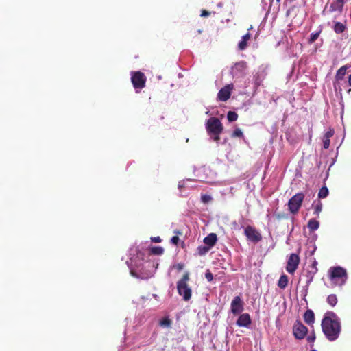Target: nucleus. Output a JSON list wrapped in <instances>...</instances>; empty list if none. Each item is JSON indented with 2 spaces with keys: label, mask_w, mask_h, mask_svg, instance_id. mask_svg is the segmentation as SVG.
<instances>
[{
  "label": "nucleus",
  "mask_w": 351,
  "mask_h": 351,
  "mask_svg": "<svg viewBox=\"0 0 351 351\" xmlns=\"http://www.w3.org/2000/svg\"><path fill=\"white\" fill-rule=\"evenodd\" d=\"M180 241V239L178 237V236H173L171 239V243H173V245H177L178 244V242Z\"/></svg>",
  "instance_id": "nucleus-35"
},
{
  "label": "nucleus",
  "mask_w": 351,
  "mask_h": 351,
  "mask_svg": "<svg viewBox=\"0 0 351 351\" xmlns=\"http://www.w3.org/2000/svg\"><path fill=\"white\" fill-rule=\"evenodd\" d=\"M147 77L141 71L131 72V82L136 93L138 90H142L145 86Z\"/></svg>",
  "instance_id": "nucleus-4"
},
{
  "label": "nucleus",
  "mask_w": 351,
  "mask_h": 351,
  "mask_svg": "<svg viewBox=\"0 0 351 351\" xmlns=\"http://www.w3.org/2000/svg\"><path fill=\"white\" fill-rule=\"evenodd\" d=\"M304 198V194L298 193L293 195L288 202L289 210L292 214H295L300 210Z\"/></svg>",
  "instance_id": "nucleus-6"
},
{
  "label": "nucleus",
  "mask_w": 351,
  "mask_h": 351,
  "mask_svg": "<svg viewBox=\"0 0 351 351\" xmlns=\"http://www.w3.org/2000/svg\"><path fill=\"white\" fill-rule=\"evenodd\" d=\"M300 262V258L297 254H291L287 261L286 270L288 273L293 274L297 270Z\"/></svg>",
  "instance_id": "nucleus-8"
},
{
  "label": "nucleus",
  "mask_w": 351,
  "mask_h": 351,
  "mask_svg": "<svg viewBox=\"0 0 351 351\" xmlns=\"http://www.w3.org/2000/svg\"><path fill=\"white\" fill-rule=\"evenodd\" d=\"M317 266V262L315 260H314L313 263L311 265V268L313 269H318Z\"/></svg>",
  "instance_id": "nucleus-40"
},
{
  "label": "nucleus",
  "mask_w": 351,
  "mask_h": 351,
  "mask_svg": "<svg viewBox=\"0 0 351 351\" xmlns=\"http://www.w3.org/2000/svg\"><path fill=\"white\" fill-rule=\"evenodd\" d=\"M312 206L314 208V213L317 215L322 211V204L320 201L314 202Z\"/></svg>",
  "instance_id": "nucleus-25"
},
{
  "label": "nucleus",
  "mask_w": 351,
  "mask_h": 351,
  "mask_svg": "<svg viewBox=\"0 0 351 351\" xmlns=\"http://www.w3.org/2000/svg\"><path fill=\"white\" fill-rule=\"evenodd\" d=\"M210 13L208 11H207L206 10H203L202 11V13H201L200 16L202 17H207V16H210Z\"/></svg>",
  "instance_id": "nucleus-38"
},
{
  "label": "nucleus",
  "mask_w": 351,
  "mask_h": 351,
  "mask_svg": "<svg viewBox=\"0 0 351 351\" xmlns=\"http://www.w3.org/2000/svg\"><path fill=\"white\" fill-rule=\"evenodd\" d=\"M289 282V279L287 275L282 274L278 282V286L282 289H284L287 287Z\"/></svg>",
  "instance_id": "nucleus-19"
},
{
  "label": "nucleus",
  "mask_w": 351,
  "mask_h": 351,
  "mask_svg": "<svg viewBox=\"0 0 351 351\" xmlns=\"http://www.w3.org/2000/svg\"><path fill=\"white\" fill-rule=\"evenodd\" d=\"M346 29V25L341 22H335L333 30L336 34L343 33Z\"/></svg>",
  "instance_id": "nucleus-20"
},
{
  "label": "nucleus",
  "mask_w": 351,
  "mask_h": 351,
  "mask_svg": "<svg viewBox=\"0 0 351 351\" xmlns=\"http://www.w3.org/2000/svg\"><path fill=\"white\" fill-rule=\"evenodd\" d=\"M318 271V269H311V270H308L307 271V274H306V276L308 278V280L306 281V284L307 285H309L313 280L314 278V276L315 275V274Z\"/></svg>",
  "instance_id": "nucleus-24"
},
{
  "label": "nucleus",
  "mask_w": 351,
  "mask_h": 351,
  "mask_svg": "<svg viewBox=\"0 0 351 351\" xmlns=\"http://www.w3.org/2000/svg\"><path fill=\"white\" fill-rule=\"evenodd\" d=\"M205 277L208 282H210L213 279L212 273L210 271H207L205 274Z\"/></svg>",
  "instance_id": "nucleus-34"
},
{
  "label": "nucleus",
  "mask_w": 351,
  "mask_h": 351,
  "mask_svg": "<svg viewBox=\"0 0 351 351\" xmlns=\"http://www.w3.org/2000/svg\"><path fill=\"white\" fill-rule=\"evenodd\" d=\"M227 119L230 122L234 121L238 119V114L234 111H229L227 114Z\"/></svg>",
  "instance_id": "nucleus-28"
},
{
  "label": "nucleus",
  "mask_w": 351,
  "mask_h": 351,
  "mask_svg": "<svg viewBox=\"0 0 351 351\" xmlns=\"http://www.w3.org/2000/svg\"><path fill=\"white\" fill-rule=\"evenodd\" d=\"M206 128L209 134H220L223 126L218 118L211 117L207 121Z\"/></svg>",
  "instance_id": "nucleus-5"
},
{
  "label": "nucleus",
  "mask_w": 351,
  "mask_h": 351,
  "mask_svg": "<svg viewBox=\"0 0 351 351\" xmlns=\"http://www.w3.org/2000/svg\"><path fill=\"white\" fill-rule=\"evenodd\" d=\"M233 89V84H230L220 89L217 94V99L221 101H226L231 95V90Z\"/></svg>",
  "instance_id": "nucleus-11"
},
{
  "label": "nucleus",
  "mask_w": 351,
  "mask_h": 351,
  "mask_svg": "<svg viewBox=\"0 0 351 351\" xmlns=\"http://www.w3.org/2000/svg\"><path fill=\"white\" fill-rule=\"evenodd\" d=\"M334 135V130L333 129H331L330 128L329 130H328L324 135V137H325V138H330V137H332V136Z\"/></svg>",
  "instance_id": "nucleus-32"
},
{
  "label": "nucleus",
  "mask_w": 351,
  "mask_h": 351,
  "mask_svg": "<svg viewBox=\"0 0 351 351\" xmlns=\"http://www.w3.org/2000/svg\"><path fill=\"white\" fill-rule=\"evenodd\" d=\"M349 67L350 66L348 64H346V65L342 66L337 70L336 75L335 76V79L336 82H339L343 79V77L346 73V71Z\"/></svg>",
  "instance_id": "nucleus-15"
},
{
  "label": "nucleus",
  "mask_w": 351,
  "mask_h": 351,
  "mask_svg": "<svg viewBox=\"0 0 351 351\" xmlns=\"http://www.w3.org/2000/svg\"><path fill=\"white\" fill-rule=\"evenodd\" d=\"M210 135L213 136V141L218 142L220 140V137H219L220 134H210Z\"/></svg>",
  "instance_id": "nucleus-39"
},
{
  "label": "nucleus",
  "mask_w": 351,
  "mask_h": 351,
  "mask_svg": "<svg viewBox=\"0 0 351 351\" xmlns=\"http://www.w3.org/2000/svg\"><path fill=\"white\" fill-rule=\"evenodd\" d=\"M149 253L154 255H162L164 253V249L160 246H154L150 248Z\"/></svg>",
  "instance_id": "nucleus-23"
},
{
  "label": "nucleus",
  "mask_w": 351,
  "mask_h": 351,
  "mask_svg": "<svg viewBox=\"0 0 351 351\" xmlns=\"http://www.w3.org/2000/svg\"><path fill=\"white\" fill-rule=\"evenodd\" d=\"M276 1H277L278 2H279V1H280V0H276Z\"/></svg>",
  "instance_id": "nucleus-48"
},
{
  "label": "nucleus",
  "mask_w": 351,
  "mask_h": 351,
  "mask_svg": "<svg viewBox=\"0 0 351 351\" xmlns=\"http://www.w3.org/2000/svg\"><path fill=\"white\" fill-rule=\"evenodd\" d=\"M315 335L314 332L312 335L307 337V341L309 343H313L315 341Z\"/></svg>",
  "instance_id": "nucleus-36"
},
{
  "label": "nucleus",
  "mask_w": 351,
  "mask_h": 351,
  "mask_svg": "<svg viewBox=\"0 0 351 351\" xmlns=\"http://www.w3.org/2000/svg\"><path fill=\"white\" fill-rule=\"evenodd\" d=\"M319 223L318 221H317L316 219H311L308 221V228L311 230V231H315L316 230H317L319 228Z\"/></svg>",
  "instance_id": "nucleus-22"
},
{
  "label": "nucleus",
  "mask_w": 351,
  "mask_h": 351,
  "mask_svg": "<svg viewBox=\"0 0 351 351\" xmlns=\"http://www.w3.org/2000/svg\"><path fill=\"white\" fill-rule=\"evenodd\" d=\"M304 319L307 324H313L315 322V315L313 311L311 309H308L304 314Z\"/></svg>",
  "instance_id": "nucleus-17"
},
{
  "label": "nucleus",
  "mask_w": 351,
  "mask_h": 351,
  "mask_svg": "<svg viewBox=\"0 0 351 351\" xmlns=\"http://www.w3.org/2000/svg\"><path fill=\"white\" fill-rule=\"evenodd\" d=\"M244 234L247 240L257 243L262 240L261 234L253 226H247L244 230Z\"/></svg>",
  "instance_id": "nucleus-7"
},
{
  "label": "nucleus",
  "mask_w": 351,
  "mask_h": 351,
  "mask_svg": "<svg viewBox=\"0 0 351 351\" xmlns=\"http://www.w3.org/2000/svg\"><path fill=\"white\" fill-rule=\"evenodd\" d=\"M201 200L203 203L207 204L212 200V197L209 195L204 194L201 196Z\"/></svg>",
  "instance_id": "nucleus-31"
},
{
  "label": "nucleus",
  "mask_w": 351,
  "mask_h": 351,
  "mask_svg": "<svg viewBox=\"0 0 351 351\" xmlns=\"http://www.w3.org/2000/svg\"><path fill=\"white\" fill-rule=\"evenodd\" d=\"M130 274H132V276H134V277H138V275L136 274V272L134 270V269H130Z\"/></svg>",
  "instance_id": "nucleus-42"
},
{
  "label": "nucleus",
  "mask_w": 351,
  "mask_h": 351,
  "mask_svg": "<svg viewBox=\"0 0 351 351\" xmlns=\"http://www.w3.org/2000/svg\"><path fill=\"white\" fill-rule=\"evenodd\" d=\"M311 351H317V350H311Z\"/></svg>",
  "instance_id": "nucleus-47"
},
{
  "label": "nucleus",
  "mask_w": 351,
  "mask_h": 351,
  "mask_svg": "<svg viewBox=\"0 0 351 351\" xmlns=\"http://www.w3.org/2000/svg\"><path fill=\"white\" fill-rule=\"evenodd\" d=\"M247 69V63L245 61H240L234 64L232 68V72L234 75L242 76L245 74Z\"/></svg>",
  "instance_id": "nucleus-12"
},
{
  "label": "nucleus",
  "mask_w": 351,
  "mask_h": 351,
  "mask_svg": "<svg viewBox=\"0 0 351 351\" xmlns=\"http://www.w3.org/2000/svg\"><path fill=\"white\" fill-rule=\"evenodd\" d=\"M189 280V274L186 272L182 278L177 282L178 294L182 296L184 301H189L191 298L192 291L187 283Z\"/></svg>",
  "instance_id": "nucleus-3"
},
{
  "label": "nucleus",
  "mask_w": 351,
  "mask_h": 351,
  "mask_svg": "<svg viewBox=\"0 0 351 351\" xmlns=\"http://www.w3.org/2000/svg\"><path fill=\"white\" fill-rule=\"evenodd\" d=\"M252 28V26L251 25L250 28H248V30H250Z\"/></svg>",
  "instance_id": "nucleus-46"
},
{
  "label": "nucleus",
  "mask_w": 351,
  "mask_h": 351,
  "mask_svg": "<svg viewBox=\"0 0 351 351\" xmlns=\"http://www.w3.org/2000/svg\"><path fill=\"white\" fill-rule=\"evenodd\" d=\"M348 85L350 86H351V74L349 75L348 77Z\"/></svg>",
  "instance_id": "nucleus-43"
},
{
  "label": "nucleus",
  "mask_w": 351,
  "mask_h": 351,
  "mask_svg": "<svg viewBox=\"0 0 351 351\" xmlns=\"http://www.w3.org/2000/svg\"><path fill=\"white\" fill-rule=\"evenodd\" d=\"M330 138H325V137L323 138V147L324 149H328L330 146Z\"/></svg>",
  "instance_id": "nucleus-33"
},
{
  "label": "nucleus",
  "mask_w": 351,
  "mask_h": 351,
  "mask_svg": "<svg viewBox=\"0 0 351 351\" xmlns=\"http://www.w3.org/2000/svg\"><path fill=\"white\" fill-rule=\"evenodd\" d=\"M231 312L234 315H238L243 311V303L239 296H235L230 305Z\"/></svg>",
  "instance_id": "nucleus-10"
},
{
  "label": "nucleus",
  "mask_w": 351,
  "mask_h": 351,
  "mask_svg": "<svg viewBox=\"0 0 351 351\" xmlns=\"http://www.w3.org/2000/svg\"><path fill=\"white\" fill-rule=\"evenodd\" d=\"M172 321L169 317H165L159 322V325L163 328H171Z\"/></svg>",
  "instance_id": "nucleus-21"
},
{
  "label": "nucleus",
  "mask_w": 351,
  "mask_h": 351,
  "mask_svg": "<svg viewBox=\"0 0 351 351\" xmlns=\"http://www.w3.org/2000/svg\"><path fill=\"white\" fill-rule=\"evenodd\" d=\"M320 32H321L319 31L318 32L312 33L310 36L309 43H314L318 38V37L320 34Z\"/></svg>",
  "instance_id": "nucleus-30"
},
{
  "label": "nucleus",
  "mask_w": 351,
  "mask_h": 351,
  "mask_svg": "<svg viewBox=\"0 0 351 351\" xmlns=\"http://www.w3.org/2000/svg\"><path fill=\"white\" fill-rule=\"evenodd\" d=\"M321 326L329 341H335L339 337L341 326L340 319L335 313L327 311L322 320Z\"/></svg>",
  "instance_id": "nucleus-1"
},
{
  "label": "nucleus",
  "mask_w": 351,
  "mask_h": 351,
  "mask_svg": "<svg viewBox=\"0 0 351 351\" xmlns=\"http://www.w3.org/2000/svg\"><path fill=\"white\" fill-rule=\"evenodd\" d=\"M328 195V189L326 186H322L318 193L319 198H325Z\"/></svg>",
  "instance_id": "nucleus-27"
},
{
  "label": "nucleus",
  "mask_w": 351,
  "mask_h": 351,
  "mask_svg": "<svg viewBox=\"0 0 351 351\" xmlns=\"http://www.w3.org/2000/svg\"><path fill=\"white\" fill-rule=\"evenodd\" d=\"M338 1H341V2L344 3H346V0H338Z\"/></svg>",
  "instance_id": "nucleus-45"
},
{
  "label": "nucleus",
  "mask_w": 351,
  "mask_h": 351,
  "mask_svg": "<svg viewBox=\"0 0 351 351\" xmlns=\"http://www.w3.org/2000/svg\"><path fill=\"white\" fill-rule=\"evenodd\" d=\"M251 323L252 320L248 313L241 314L237 321V324L240 327H248Z\"/></svg>",
  "instance_id": "nucleus-13"
},
{
  "label": "nucleus",
  "mask_w": 351,
  "mask_h": 351,
  "mask_svg": "<svg viewBox=\"0 0 351 351\" xmlns=\"http://www.w3.org/2000/svg\"><path fill=\"white\" fill-rule=\"evenodd\" d=\"M327 302L331 306H335L337 303V298L335 294H330L327 298Z\"/></svg>",
  "instance_id": "nucleus-26"
},
{
  "label": "nucleus",
  "mask_w": 351,
  "mask_h": 351,
  "mask_svg": "<svg viewBox=\"0 0 351 351\" xmlns=\"http://www.w3.org/2000/svg\"><path fill=\"white\" fill-rule=\"evenodd\" d=\"M329 271L330 280L337 285L342 286L346 283L348 279V274L346 269L339 266L332 267L330 268Z\"/></svg>",
  "instance_id": "nucleus-2"
},
{
  "label": "nucleus",
  "mask_w": 351,
  "mask_h": 351,
  "mask_svg": "<svg viewBox=\"0 0 351 351\" xmlns=\"http://www.w3.org/2000/svg\"><path fill=\"white\" fill-rule=\"evenodd\" d=\"M217 240V238L216 234L210 233L204 239V243L210 247H213L215 245Z\"/></svg>",
  "instance_id": "nucleus-16"
},
{
  "label": "nucleus",
  "mask_w": 351,
  "mask_h": 351,
  "mask_svg": "<svg viewBox=\"0 0 351 351\" xmlns=\"http://www.w3.org/2000/svg\"><path fill=\"white\" fill-rule=\"evenodd\" d=\"M344 4L345 3L341 1L335 0L330 4L328 11L330 12H337L339 14H341L343 12Z\"/></svg>",
  "instance_id": "nucleus-14"
},
{
  "label": "nucleus",
  "mask_w": 351,
  "mask_h": 351,
  "mask_svg": "<svg viewBox=\"0 0 351 351\" xmlns=\"http://www.w3.org/2000/svg\"><path fill=\"white\" fill-rule=\"evenodd\" d=\"M308 328L300 321L297 320L293 326V334L296 339H302L306 335Z\"/></svg>",
  "instance_id": "nucleus-9"
},
{
  "label": "nucleus",
  "mask_w": 351,
  "mask_h": 351,
  "mask_svg": "<svg viewBox=\"0 0 351 351\" xmlns=\"http://www.w3.org/2000/svg\"><path fill=\"white\" fill-rule=\"evenodd\" d=\"M250 38L251 35L250 33H247L243 36L241 40L238 44V48L239 50L243 51L247 47V43Z\"/></svg>",
  "instance_id": "nucleus-18"
},
{
  "label": "nucleus",
  "mask_w": 351,
  "mask_h": 351,
  "mask_svg": "<svg viewBox=\"0 0 351 351\" xmlns=\"http://www.w3.org/2000/svg\"><path fill=\"white\" fill-rule=\"evenodd\" d=\"M151 240L152 242H154V243H160L162 241V239H160V237L159 236L153 237L151 238Z\"/></svg>",
  "instance_id": "nucleus-37"
},
{
  "label": "nucleus",
  "mask_w": 351,
  "mask_h": 351,
  "mask_svg": "<svg viewBox=\"0 0 351 351\" xmlns=\"http://www.w3.org/2000/svg\"><path fill=\"white\" fill-rule=\"evenodd\" d=\"M174 233H176L177 234H182V232L180 230H175Z\"/></svg>",
  "instance_id": "nucleus-44"
},
{
  "label": "nucleus",
  "mask_w": 351,
  "mask_h": 351,
  "mask_svg": "<svg viewBox=\"0 0 351 351\" xmlns=\"http://www.w3.org/2000/svg\"><path fill=\"white\" fill-rule=\"evenodd\" d=\"M231 136L232 138H235V137L243 138V132L241 131V129L237 128V129H235L234 130V132H232Z\"/></svg>",
  "instance_id": "nucleus-29"
},
{
  "label": "nucleus",
  "mask_w": 351,
  "mask_h": 351,
  "mask_svg": "<svg viewBox=\"0 0 351 351\" xmlns=\"http://www.w3.org/2000/svg\"><path fill=\"white\" fill-rule=\"evenodd\" d=\"M184 267V265L182 263H179L176 265V268L178 270H182Z\"/></svg>",
  "instance_id": "nucleus-41"
}]
</instances>
